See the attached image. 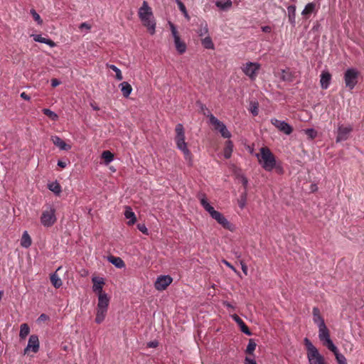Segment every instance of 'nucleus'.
<instances>
[{
	"label": "nucleus",
	"instance_id": "f257e3e1",
	"mask_svg": "<svg viewBox=\"0 0 364 364\" xmlns=\"http://www.w3.org/2000/svg\"><path fill=\"white\" fill-rule=\"evenodd\" d=\"M198 199L200 205L207 211L210 217L217 221L224 229H226L230 232H234L236 230V227L234 224L230 223L223 213L217 211L209 203L206 196L204 193L198 195Z\"/></svg>",
	"mask_w": 364,
	"mask_h": 364
},
{
	"label": "nucleus",
	"instance_id": "f03ea898",
	"mask_svg": "<svg viewBox=\"0 0 364 364\" xmlns=\"http://www.w3.org/2000/svg\"><path fill=\"white\" fill-rule=\"evenodd\" d=\"M198 199L200 205L207 211L210 217L217 221L224 229H226L230 232H234L236 230V227L234 224L230 223L223 213L217 211L209 203L206 196L204 193L198 195Z\"/></svg>",
	"mask_w": 364,
	"mask_h": 364
},
{
	"label": "nucleus",
	"instance_id": "7ed1b4c3",
	"mask_svg": "<svg viewBox=\"0 0 364 364\" xmlns=\"http://www.w3.org/2000/svg\"><path fill=\"white\" fill-rule=\"evenodd\" d=\"M174 141L177 149L183 154L185 160L189 164H191L193 154L188 147V144L186 142L185 129L182 124L179 123L176 125Z\"/></svg>",
	"mask_w": 364,
	"mask_h": 364
},
{
	"label": "nucleus",
	"instance_id": "20e7f679",
	"mask_svg": "<svg viewBox=\"0 0 364 364\" xmlns=\"http://www.w3.org/2000/svg\"><path fill=\"white\" fill-rule=\"evenodd\" d=\"M138 16L144 26H145L151 35L156 32V21L152 9L147 1H144L142 6L139 9Z\"/></svg>",
	"mask_w": 364,
	"mask_h": 364
},
{
	"label": "nucleus",
	"instance_id": "39448f33",
	"mask_svg": "<svg viewBox=\"0 0 364 364\" xmlns=\"http://www.w3.org/2000/svg\"><path fill=\"white\" fill-rule=\"evenodd\" d=\"M257 157L259 164L264 170L271 171L275 167V157L269 148H261L259 153L257 154Z\"/></svg>",
	"mask_w": 364,
	"mask_h": 364
},
{
	"label": "nucleus",
	"instance_id": "423d86ee",
	"mask_svg": "<svg viewBox=\"0 0 364 364\" xmlns=\"http://www.w3.org/2000/svg\"><path fill=\"white\" fill-rule=\"evenodd\" d=\"M307 350V358L309 364H327L323 355L307 338L304 340Z\"/></svg>",
	"mask_w": 364,
	"mask_h": 364
},
{
	"label": "nucleus",
	"instance_id": "0eeeda50",
	"mask_svg": "<svg viewBox=\"0 0 364 364\" xmlns=\"http://www.w3.org/2000/svg\"><path fill=\"white\" fill-rule=\"evenodd\" d=\"M55 213L56 210L53 205L44 206L40 218L41 225L45 228L53 226L57 221Z\"/></svg>",
	"mask_w": 364,
	"mask_h": 364
},
{
	"label": "nucleus",
	"instance_id": "6e6552de",
	"mask_svg": "<svg viewBox=\"0 0 364 364\" xmlns=\"http://www.w3.org/2000/svg\"><path fill=\"white\" fill-rule=\"evenodd\" d=\"M242 72L250 80L254 81L257 77L259 70H261V65L257 62H245L240 66Z\"/></svg>",
	"mask_w": 364,
	"mask_h": 364
},
{
	"label": "nucleus",
	"instance_id": "1a4fd4ad",
	"mask_svg": "<svg viewBox=\"0 0 364 364\" xmlns=\"http://www.w3.org/2000/svg\"><path fill=\"white\" fill-rule=\"evenodd\" d=\"M360 73L354 68H348L343 75L345 85L348 90L354 89L358 82Z\"/></svg>",
	"mask_w": 364,
	"mask_h": 364
},
{
	"label": "nucleus",
	"instance_id": "9d476101",
	"mask_svg": "<svg viewBox=\"0 0 364 364\" xmlns=\"http://www.w3.org/2000/svg\"><path fill=\"white\" fill-rule=\"evenodd\" d=\"M109 304V299H105V296L104 298L101 296V298L98 299L96 309V316L95 319L97 323L100 324L105 320L107 313Z\"/></svg>",
	"mask_w": 364,
	"mask_h": 364
},
{
	"label": "nucleus",
	"instance_id": "9b49d317",
	"mask_svg": "<svg viewBox=\"0 0 364 364\" xmlns=\"http://www.w3.org/2000/svg\"><path fill=\"white\" fill-rule=\"evenodd\" d=\"M318 338L322 342L323 345L325 346L329 350L336 351V346L333 344V341L330 338L329 330L326 325L318 327Z\"/></svg>",
	"mask_w": 364,
	"mask_h": 364
},
{
	"label": "nucleus",
	"instance_id": "f8f14e48",
	"mask_svg": "<svg viewBox=\"0 0 364 364\" xmlns=\"http://www.w3.org/2000/svg\"><path fill=\"white\" fill-rule=\"evenodd\" d=\"M169 26H170V29L171 31L172 36L173 38L176 49L179 54H181V55L183 54L186 51V49H187L186 44L183 41H182L181 39L179 33L177 31L176 27L174 26V24L169 22Z\"/></svg>",
	"mask_w": 364,
	"mask_h": 364
},
{
	"label": "nucleus",
	"instance_id": "ddd939ff",
	"mask_svg": "<svg viewBox=\"0 0 364 364\" xmlns=\"http://www.w3.org/2000/svg\"><path fill=\"white\" fill-rule=\"evenodd\" d=\"M210 124L213 126L214 129L218 131L223 138L230 139L231 137L230 132L228 130L223 122L218 119L213 114L208 115Z\"/></svg>",
	"mask_w": 364,
	"mask_h": 364
},
{
	"label": "nucleus",
	"instance_id": "4468645a",
	"mask_svg": "<svg viewBox=\"0 0 364 364\" xmlns=\"http://www.w3.org/2000/svg\"><path fill=\"white\" fill-rule=\"evenodd\" d=\"M353 131V126L350 124H338L336 130V142L346 141Z\"/></svg>",
	"mask_w": 364,
	"mask_h": 364
},
{
	"label": "nucleus",
	"instance_id": "2eb2a0df",
	"mask_svg": "<svg viewBox=\"0 0 364 364\" xmlns=\"http://www.w3.org/2000/svg\"><path fill=\"white\" fill-rule=\"evenodd\" d=\"M93 282L92 290L95 292L98 296V299L102 296L103 298L105 296V299H109L107 294L103 291L102 288L105 284L104 279L102 278L99 277H93L92 279Z\"/></svg>",
	"mask_w": 364,
	"mask_h": 364
},
{
	"label": "nucleus",
	"instance_id": "dca6fc26",
	"mask_svg": "<svg viewBox=\"0 0 364 364\" xmlns=\"http://www.w3.org/2000/svg\"><path fill=\"white\" fill-rule=\"evenodd\" d=\"M173 282V279L169 275L159 276L154 284L156 289L158 291L165 290Z\"/></svg>",
	"mask_w": 364,
	"mask_h": 364
},
{
	"label": "nucleus",
	"instance_id": "f3484780",
	"mask_svg": "<svg viewBox=\"0 0 364 364\" xmlns=\"http://www.w3.org/2000/svg\"><path fill=\"white\" fill-rule=\"evenodd\" d=\"M271 123L280 132L284 133L285 134L289 135L292 131L293 129L291 126H290L289 124L285 122L284 121H281L277 119H272Z\"/></svg>",
	"mask_w": 364,
	"mask_h": 364
},
{
	"label": "nucleus",
	"instance_id": "a211bd4d",
	"mask_svg": "<svg viewBox=\"0 0 364 364\" xmlns=\"http://www.w3.org/2000/svg\"><path fill=\"white\" fill-rule=\"evenodd\" d=\"M29 350L33 353H37L39 350V340L36 335H31L28 339V345L24 350V353H26Z\"/></svg>",
	"mask_w": 364,
	"mask_h": 364
},
{
	"label": "nucleus",
	"instance_id": "6ab92c4d",
	"mask_svg": "<svg viewBox=\"0 0 364 364\" xmlns=\"http://www.w3.org/2000/svg\"><path fill=\"white\" fill-rule=\"evenodd\" d=\"M50 140L60 150L69 151L72 148L70 144H67L58 136H52Z\"/></svg>",
	"mask_w": 364,
	"mask_h": 364
},
{
	"label": "nucleus",
	"instance_id": "aec40b11",
	"mask_svg": "<svg viewBox=\"0 0 364 364\" xmlns=\"http://www.w3.org/2000/svg\"><path fill=\"white\" fill-rule=\"evenodd\" d=\"M320 84L322 89L326 90L331 83V75L327 70H323L321 74Z\"/></svg>",
	"mask_w": 364,
	"mask_h": 364
},
{
	"label": "nucleus",
	"instance_id": "412c9836",
	"mask_svg": "<svg viewBox=\"0 0 364 364\" xmlns=\"http://www.w3.org/2000/svg\"><path fill=\"white\" fill-rule=\"evenodd\" d=\"M313 321L317 324L318 327L326 325L324 319L321 314V311L318 307H314L312 310Z\"/></svg>",
	"mask_w": 364,
	"mask_h": 364
},
{
	"label": "nucleus",
	"instance_id": "4be33fe9",
	"mask_svg": "<svg viewBox=\"0 0 364 364\" xmlns=\"http://www.w3.org/2000/svg\"><path fill=\"white\" fill-rule=\"evenodd\" d=\"M231 317L240 326L242 332H243L244 333H245L247 336H250L252 334L249 328L247 326V325L245 323V322L242 320V318H240L237 314H232V315H231Z\"/></svg>",
	"mask_w": 364,
	"mask_h": 364
},
{
	"label": "nucleus",
	"instance_id": "5701e85b",
	"mask_svg": "<svg viewBox=\"0 0 364 364\" xmlns=\"http://www.w3.org/2000/svg\"><path fill=\"white\" fill-rule=\"evenodd\" d=\"M124 216L128 219L127 225H133L136 222V217L129 206L125 207Z\"/></svg>",
	"mask_w": 364,
	"mask_h": 364
},
{
	"label": "nucleus",
	"instance_id": "b1692460",
	"mask_svg": "<svg viewBox=\"0 0 364 364\" xmlns=\"http://www.w3.org/2000/svg\"><path fill=\"white\" fill-rule=\"evenodd\" d=\"M119 87L121 89L122 95L126 98L129 97V96L132 92V87L131 85L127 82H122L119 84Z\"/></svg>",
	"mask_w": 364,
	"mask_h": 364
},
{
	"label": "nucleus",
	"instance_id": "393cba45",
	"mask_svg": "<svg viewBox=\"0 0 364 364\" xmlns=\"http://www.w3.org/2000/svg\"><path fill=\"white\" fill-rule=\"evenodd\" d=\"M316 6V5L314 2L307 4L302 11L301 15L304 16L306 18H308L309 16L315 11Z\"/></svg>",
	"mask_w": 364,
	"mask_h": 364
},
{
	"label": "nucleus",
	"instance_id": "a878e982",
	"mask_svg": "<svg viewBox=\"0 0 364 364\" xmlns=\"http://www.w3.org/2000/svg\"><path fill=\"white\" fill-rule=\"evenodd\" d=\"M33 40L36 42L43 43L48 45L50 47L53 48L56 46L55 43L49 38L42 37L41 35H32Z\"/></svg>",
	"mask_w": 364,
	"mask_h": 364
},
{
	"label": "nucleus",
	"instance_id": "bb28decb",
	"mask_svg": "<svg viewBox=\"0 0 364 364\" xmlns=\"http://www.w3.org/2000/svg\"><path fill=\"white\" fill-rule=\"evenodd\" d=\"M31 244L32 240L29 234L27 231H24L21 239V245L23 247L28 248L31 245Z\"/></svg>",
	"mask_w": 364,
	"mask_h": 364
},
{
	"label": "nucleus",
	"instance_id": "cd10ccee",
	"mask_svg": "<svg viewBox=\"0 0 364 364\" xmlns=\"http://www.w3.org/2000/svg\"><path fill=\"white\" fill-rule=\"evenodd\" d=\"M233 150V144L230 140H228L225 142V148L223 150V154L225 159H229L231 157L232 153Z\"/></svg>",
	"mask_w": 364,
	"mask_h": 364
},
{
	"label": "nucleus",
	"instance_id": "c85d7f7f",
	"mask_svg": "<svg viewBox=\"0 0 364 364\" xmlns=\"http://www.w3.org/2000/svg\"><path fill=\"white\" fill-rule=\"evenodd\" d=\"M108 260L117 268H123L125 266L124 261L119 257L110 256Z\"/></svg>",
	"mask_w": 364,
	"mask_h": 364
},
{
	"label": "nucleus",
	"instance_id": "c756f323",
	"mask_svg": "<svg viewBox=\"0 0 364 364\" xmlns=\"http://www.w3.org/2000/svg\"><path fill=\"white\" fill-rule=\"evenodd\" d=\"M50 279L52 284L56 289L60 288L63 284L61 279L58 277V275L56 273L52 274L50 275Z\"/></svg>",
	"mask_w": 364,
	"mask_h": 364
},
{
	"label": "nucleus",
	"instance_id": "7c9ffc66",
	"mask_svg": "<svg viewBox=\"0 0 364 364\" xmlns=\"http://www.w3.org/2000/svg\"><path fill=\"white\" fill-rule=\"evenodd\" d=\"M201 43L206 49H214V44L209 35L201 38Z\"/></svg>",
	"mask_w": 364,
	"mask_h": 364
},
{
	"label": "nucleus",
	"instance_id": "2f4dec72",
	"mask_svg": "<svg viewBox=\"0 0 364 364\" xmlns=\"http://www.w3.org/2000/svg\"><path fill=\"white\" fill-rule=\"evenodd\" d=\"M30 333V328L27 323H22L20 327L19 337L25 339Z\"/></svg>",
	"mask_w": 364,
	"mask_h": 364
},
{
	"label": "nucleus",
	"instance_id": "473e14b6",
	"mask_svg": "<svg viewBox=\"0 0 364 364\" xmlns=\"http://www.w3.org/2000/svg\"><path fill=\"white\" fill-rule=\"evenodd\" d=\"M101 156L106 165L109 164L114 159V154L109 151H104Z\"/></svg>",
	"mask_w": 364,
	"mask_h": 364
},
{
	"label": "nucleus",
	"instance_id": "72a5a7b5",
	"mask_svg": "<svg viewBox=\"0 0 364 364\" xmlns=\"http://www.w3.org/2000/svg\"><path fill=\"white\" fill-rule=\"evenodd\" d=\"M196 33L201 38L208 36V28L207 23H201Z\"/></svg>",
	"mask_w": 364,
	"mask_h": 364
},
{
	"label": "nucleus",
	"instance_id": "f704fd0d",
	"mask_svg": "<svg viewBox=\"0 0 364 364\" xmlns=\"http://www.w3.org/2000/svg\"><path fill=\"white\" fill-rule=\"evenodd\" d=\"M287 11L289 13V20L291 24H294L295 23L296 6L294 5L289 6Z\"/></svg>",
	"mask_w": 364,
	"mask_h": 364
},
{
	"label": "nucleus",
	"instance_id": "c9c22d12",
	"mask_svg": "<svg viewBox=\"0 0 364 364\" xmlns=\"http://www.w3.org/2000/svg\"><path fill=\"white\" fill-rule=\"evenodd\" d=\"M232 3L231 0H227L225 1H218L215 4V5L222 10H225L227 9L230 8L232 6Z\"/></svg>",
	"mask_w": 364,
	"mask_h": 364
},
{
	"label": "nucleus",
	"instance_id": "e433bc0d",
	"mask_svg": "<svg viewBox=\"0 0 364 364\" xmlns=\"http://www.w3.org/2000/svg\"><path fill=\"white\" fill-rule=\"evenodd\" d=\"M42 112L53 121H57L58 119V114L50 109L44 108Z\"/></svg>",
	"mask_w": 364,
	"mask_h": 364
},
{
	"label": "nucleus",
	"instance_id": "4c0bfd02",
	"mask_svg": "<svg viewBox=\"0 0 364 364\" xmlns=\"http://www.w3.org/2000/svg\"><path fill=\"white\" fill-rule=\"evenodd\" d=\"M48 189L56 194H59L61 192V187L56 181L49 183Z\"/></svg>",
	"mask_w": 364,
	"mask_h": 364
},
{
	"label": "nucleus",
	"instance_id": "58836bf2",
	"mask_svg": "<svg viewBox=\"0 0 364 364\" xmlns=\"http://www.w3.org/2000/svg\"><path fill=\"white\" fill-rule=\"evenodd\" d=\"M336 356V359L338 364H347V360L345 356L338 352L336 348V351H332Z\"/></svg>",
	"mask_w": 364,
	"mask_h": 364
},
{
	"label": "nucleus",
	"instance_id": "ea45409f",
	"mask_svg": "<svg viewBox=\"0 0 364 364\" xmlns=\"http://www.w3.org/2000/svg\"><path fill=\"white\" fill-rule=\"evenodd\" d=\"M177 5L178 6L179 10L182 12L184 17L189 21L190 20V16L188 14V11L186 10V8L183 2H181L180 0L176 1Z\"/></svg>",
	"mask_w": 364,
	"mask_h": 364
},
{
	"label": "nucleus",
	"instance_id": "a19ab883",
	"mask_svg": "<svg viewBox=\"0 0 364 364\" xmlns=\"http://www.w3.org/2000/svg\"><path fill=\"white\" fill-rule=\"evenodd\" d=\"M256 346H257L256 343L252 339H250L248 345L245 350V353L249 355H253V353L256 348Z\"/></svg>",
	"mask_w": 364,
	"mask_h": 364
},
{
	"label": "nucleus",
	"instance_id": "79ce46f5",
	"mask_svg": "<svg viewBox=\"0 0 364 364\" xmlns=\"http://www.w3.org/2000/svg\"><path fill=\"white\" fill-rule=\"evenodd\" d=\"M247 203V191H244V192L240 195V198L238 199V205L241 209H243Z\"/></svg>",
	"mask_w": 364,
	"mask_h": 364
},
{
	"label": "nucleus",
	"instance_id": "37998d69",
	"mask_svg": "<svg viewBox=\"0 0 364 364\" xmlns=\"http://www.w3.org/2000/svg\"><path fill=\"white\" fill-rule=\"evenodd\" d=\"M107 67L115 72V77L118 80H122L123 79V76L121 70L114 65H107Z\"/></svg>",
	"mask_w": 364,
	"mask_h": 364
},
{
	"label": "nucleus",
	"instance_id": "c03bdc74",
	"mask_svg": "<svg viewBox=\"0 0 364 364\" xmlns=\"http://www.w3.org/2000/svg\"><path fill=\"white\" fill-rule=\"evenodd\" d=\"M31 14L38 25H41L43 23V20L40 15L34 9L31 10Z\"/></svg>",
	"mask_w": 364,
	"mask_h": 364
},
{
	"label": "nucleus",
	"instance_id": "a18cd8bd",
	"mask_svg": "<svg viewBox=\"0 0 364 364\" xmlns=\"http://www.w3.org/2000/svg\"><path fill=\"white\" fill-rule=\"evenodd\" d=\"M305 133L311 139H314L317 135V132L314 129H307L305 130Z\"/></svg>",
	"mask_w": 364,
	"mask_h": 364
},
{
	"label": "nucleus",
	"instance_id": "49530a36",
	"mask_svg": "<svg viewBox=\"0 0 364 364\" xmlns=\"http://www.w3.org/2000/svg\"><path fill=\"white\" fill-rule=\"evenodd\" d=\"M137 228L143 234L146 235H149L148 229L144 224L139 223L137 225Z\"/></svg>",
	"mask_w": 364,
	"mask_h": 364
},
{
	"label": "nucleus",
	"instance_id": "de8ad7c7",
	"mask_svg": "<svg viewBox=\"0 0 364 364\" xmlns=\"http://www.w3.org/2000/svg\"><path fill=\"white\" fill-rule=\"evenodd\" d=\"M49 320V316L45 314H42L40 315V316L38 318L37 321L38 323L45 322Z\"/></svg>",
	"mask_w": 364,
	"mask_h": 364
},
{
	"label": "nucleus",
	"instance_id": "09e8293b",
	"mask_svg": "<svg viewBox=\"0 0 364 364\" xmlns=\"http://www.w3.org/2000/svg\"><path fill=\"white\" fill-rule=\"evenodd\" d=\"M245 364H257L255 359L246 357L244 361Z\"/></svg>",
	"mask_w": 364,
	"mask_h": 364
},
{
	"label": "nucleus",
	"instance_id": "8fccbe9b",
	"mask_svg": "<svg viewBox=\"0 0 364 364\" xmlns=\"http://www.w3.org/2000/svg\"><path fill=\"white\" fill-rule=\"evenodd\" d=\"M79 28H80V29L85 28L87 30H90L91 28V26L90 24H88L87 23L84 22L80 25Z\"/></svg>",
	"mask_w": 364,
	"mask_h": 364
},
{
	"label": "nucleus",
	"instance_id": "3c124183",
	"mask_svg": "<svg viewBox=\"0 0 364 364\" xmlns=\"http://www.w3.org/2000/svg\"><path fill=\"white\" fill-rule=\"evenodd\" d=\"M241 181H242V183L244 186V188H245V191H247V183H248V181H247V178L245 176H242L241 178Z\"/></svg>",
	"mask_w": 364,
	"mask_h": 364
},
{
	"label": "nucleus",
	"instance_id": "603ef678",
	"mask_svg": "<svg viewBox=\"0 0 364 364\" xmlns=\"http://www.w3.org/2000/svg\"><path fill=\"white\" fill-rule=\"evenodd\" d=\"M60 84V81L58 80V79L53 78L51 80L52 87H55L58 86Z\"/></svg>",
	"mask_w": 364,
	"mask_h": 364
},
{
	"label": "nucleus",
	"instance_id": "864d4df0",
	"mask_svg": "<svg viewBox=\"0 0 364 364\" xmlns=\"http://www.w3.org/2000/svg\"><path fill=\"white\" fill-rule=\"evenodd\" d=\"M223 262L229 268H230L232 270H233L235 272H237V270L228 261L223 260Z\"/></svg>",
	"mask_w": 364,
	"mask_h": 364
},
{
	"label": "nucleus",
	"instance_id": "5fc2aeb1",
	"mask_svg": "<svg viewBox=\"0 0 364 364\" xmlns=\"http://www.w3.org/2000/svg\"><path fill=\"white\" fill-rule=\"evenodd\" d=\"M261 28L264 33H270L272 31V28L269 26H262Z\"/></svg>",
	"mask_w": 364,
	"mask_h": 364
},
{
	"label": "nucleus",
	"instance_id": "6e6d98bb",
	"mask_svg": "<svg viewBox=\"0 0 364 364\" xmlns=\"http://www.w3.org/2000/svg\"><path fill=\"white\" fill-rule=\"evenodd\" d=\"M158 346V342L156 341H151L147 343V346L149 348H156Z\"/></svg>",
	"mask_w": 364,
	"mask_h": 364
},
{
	"label": "nucleus",
	"instance_id": "4d7b16f0",
	"mask_svg": "<svg viewBox=\"0 0 364 364\" xmlns=\"http://www.w3.org/2000/svg\"><path fill=\"white\" fill-rule=\"evenodd\" d=\"M241 266H242V272H244V274L245 275H247V265L245 263H243L242 262H241Z\"/></svg>",
	"mask_w": 364,
	"mask_h": 364
},
{
	"label": "nucleus",
	"instance_id": "13d9d810",
	"mask_svg": "<svg viewBox=\"0 0 364 364\" xmlns=\"http://www.w3.org/2000/svg\"><path fill=\"white\" fill-rule=\"evenodd\" d=\"M21 97L25 100H30L31 99V97L25 92L21 93Z\"/></svg>",
	"mask_w": 364,
	"mask_h": 364
},
{
	"label": "nucleus",
	"instance_id": "bf43d9fd",
	"mask_svg": "<svg viewBox=\"0 0 364 364\" xmlns=\"http://www.w3.org/2000/svg\"><path fill=\"white\" fill-rule=\"evenodd\" d=\"M58 166H60V168H65L66 166H67V163L65 161H58Z\"/></svg>",
	"mask_w": 364,
	"mask_h": 364
},
{
	"label": "nucleus",
	"instance_id": "052dcab7",
	"mask_svg": "<svg viewBox=\"0 0 364 364\" xmlns=\"http://www.w3.org/2000/svg\"><path fill=\"white\" fill-rule=\"evenodd\" d=\"M223 304L227 308H230V309H235V307L231 304H230L228 301H225L223 302Z\"/></svg>",
	"mask_w": 364,
	"mask_h": 364
},
{
	"label": "nucleus",
	"instance_id": "680f3d73",
	"mask_svg": "<svg viewBox=\"0 0 364 364\" xmlns=\"http://www.w3.org/2000/svg\"><path fill=\"white\" fill-rule=\"evenodd\" d=\"M252 113L255 116L257 115V114H258V110H257V107H254V108L252 109Z\"/></svg>",
	"mask_w": 364,
	"mask_h": 364
},
{
	"label": "nucleus",
	"instance_id": "e2e57ef3",
	"mask_svg": "<svg viewBox=\"0 0 364 364\" xmlns=\"http://www.w3.org/2000/svg\"><path fill=\"white\" fill-rule=\"evenodd\" d=\"M90 105L92 107V109H95V110H99L100 109L99 107L95 105L94 103H91Z\"/></svg>",
	"mask_w": 364,
	"mask_h": 364
}]
</instances>
